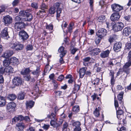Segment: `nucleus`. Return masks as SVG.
Instances as JSON below:
<instances>
[{
  "label": "nucleus",
  "mask_w": 131,
  "mask_h": 131,
  "mask_svg": "<svg viewBox=\"0 0 131 131\" xmlns=\"http://www.w3.org/2000/svg\"><path fill=\"white\" fill-rule=\"evenodd\" d=\"M1 9H0V14L1 12L4 11L5 9L7 8V6L5 5H2L1 6Z\"/></svg>",
  "instance_id": "nucleus-57"
},
{
  "label": "nucleus",
  "mask_w": 131,
  "mask_h": 131,
  "mask_svg": "<svg viewBox=\"0 0 131 131\" xmlns=\"http://www.w3.org/2000/svg\"><path fill=\"white\" fill-rule=\"evenodd\" d=\"M131 33V28L129 27L125 28L123 30L122 34L124 36H128Z\"/></svg>",
  "instance_id": "nucleus-13"
},
{
  "label": "nucleus",
  "mask_w": 131,
  "mask_h": 131,
  "mask_svg": "<svg viewBox=\"0 0 131 131\" xmlns=\"http://www.w3.org/2000/svg\"><path fill=\"white\" fill-rule=\"evenodd\" d=\"M124 112L120 108L116 110V114L117 118L121 122L122 121L123 124L125 123V117L124 116Z\"/></svg>",
  "instance_id": "nucleus-1"
},
{
  "label": "nucleus",
  "mask_w": 131,
  "mask_h": 131,
  "mask_svg": "<svg viewBox=\"0 0 131 131\" xmlns=\"http://www.w3.org/2000/svg\"><path fill=\"white\" fill-rule=\"evenodd\" d=\"M4 72L6 73H12L13 72V68L10 66H7L4 69Z\"/></svg>",
  "instance_id": "nucleus-25"
},
{
  "label": "nucleus",
  "mask_w": 131,
  "mask_h": 131,
  "mask_svg": "<svg viewBox=\"0 0 131 131\" xmlns=\"http://www.w3.org/2000/svg\"><path fill=\"white\" fill-rule=\"evenodd\" d=\"M13 54V51L8 50L4 53L2 56L4 58H7L12 56Z\"/></svg>",
  "instance_id": "nucleus-15"
},
{
  "label": "nucleus",
  "mask_w": 131,
  "mask_h": 131,
  "mask_svg": "<svg viewBox=\"0 0 131 131\" xmlns=\"http://www.w3.org/2000/svg\"><path fill=\"white\" fill-rule=\"evenodd\" d=\"M114 73L113 71L112 70L110 71V73H109V75L111 78H114Z\"/></svg>",
  "instance_id": "nucleus-61"
},
{
  "label": "nucleus",
  "mask_w": 131,
  "mask_h": 131,
  "mask_svg": "<svg viewBox=\"0 0 131 131\" xmlns=\"http://www.w3.org/2000/svg\"><path fill=\"white\" fill-rule=\"evenodd\" d=\"M78 50V49L76 48H74L71 50V53L73 54H74L75 52Z\"/></svg>",
  "instance_id": "nucleus-64"
},
{
  "label": "nucleus",
  "mask_w": 131,
  "mask_h": 131,
  "mask_svg": "<svg viewBox=\"0 0 131 131\" xmlns=\"http://www.w3.org/2000/svg\"><path fill=\"white\" fill-rule=\"evenodd\" d=\"M97 36V37L96 38L95 40V42L97 45L99 44L100 43L102 38L100 36Z\"/></svg>",
  "instance_id": "nucleus-41"
},
{
  "label": "nucleus",
  "mask_w": 131,
  "mask_h": 131,
  "mask_svg": "<svg viewBox=\"0 0 131 131\" xmlns=\"http://www.w3.org/2000/svg\"><path fill=\"white\" fill-rule=\"evenodd\" d=\"M3 20L5 25L8 26L12 23L13 21V18L9 15H8L4 17L3 18Z\"/></svg>",
  "instance_id": "nucleus-7"
},
{
  "label": "nucleus",
  "mask_w": 131,
  "mask_h": 131,
  "mask_svg": "<svg viewBox=\"0 0 131 131\" xmlns=\"http://www.w3.org/2000/svg\"><path fill=\"white\" fill-rule=\"evenodd\" d=\"M58 52L60 53V56H64L67 53V51L64 47L61 46L58 49Z\"/></svg>",
  "instance_id": "nucleus-19"
},
{
  "label": "nucleus",
  "mask_w": 131,
  "mask_h": 131,
  "mask_svg": "<svg viewBox=\"0 0 131 131\" xmlns=\"http://www.w3.org/2000/svg\"><path fill=\"white\" fill-rule=\"evenodd\" d=\"M120 17V15L118 13H114L111 16V19L112 21H115L118 20Z\"/></svg>",
  "instance_id": "nucleus-12"
},
{
  "label": "nucleus",
  "mask_w": 131,
  "mask_h": 131,
  "mask_svg": "<svg viewBox=\"0 0 131 131\" xmlns=\"http://www.w3.org/2000/svg\"><path fill=\"white\" fill-rule=\"evenodd\" d=\"M21 16H16L15 18V20L17 22H19L20 21H23V17H21Z\"/></svg>",
  "instance_id": "nucleus-47"
},
{
  "label": "nucleus",
  "mask_w": 131,
  "mask_h": 131,
  "mask_svg": "<svg viewBox=\"0 0 131 131\" xmlns=\"http://www.w3.org/2000/svg\"><path fill=\"white\" fill-rule=\"evenodd\" d=\"M10 63L9 59H7L4 60L3 61V64L4 66H9L8 65Z\"/></svg>",
  "instance_id": "nucleus-38"
},
{
  "label": "nucleus",
  "mask_w": 131,
  "mask_h": 131,
  "mask_svg": "<svg viewBox=\"0 0 131 131\" xmlns=\"http://www.w3.org/2000/svg\"><path fill=\"white\" fill-rule=\"evenodd\" d=\"M122 44L121 42H117L114 44L113 49L116 52L119 51L121 48Z\"/></svg>",
  "instance_id": "nucleus-14"
},
{
  "label": "nucleus",
  "mask_w": 131,
  "mask_h": 131,
  "mask_svg": "<svg viewBox=\"0 0 131 131\" xmlns=\"http://www.w3.org/2000/svg\"><path fill=\"white\" fill-rule=\"evenodd\" d=\"M101 110V107L100 106L95 108L93 112V114L96 117H98L100 115V111Z\"/></svg>",
  "instance_id": "nucleus-21"
},
{
  "label": "nucleus",
  "mask_w": 131,
  "mask_h": 131,
  "mask_svg": "<svg viewBox=\"0 0 131 131\" xmlns=\"http://www.w3.org/2000/svg\"><path fill=\"white\" fill-rule=\"evenodd\" d=\"M16 106L15 103L13 102L8 103L7 105L6 108L8 110H14Z\"/></svg>",
  "instance_id": "nucleus-20"
},
{
  "label": "nucleus",
  "mask_w": 131,
  "mask_h": 131,
  "mask_svg": "<svg viewBox=\"0 0 131 131\" xmlns=\"http://www.w3.org/2000/svg\"><path fill=\"white\" fill-rule=\"evenodd\" d=\"M67 26V24L64 21H63L61 25V27L63 31L64 30V28L66 27Z\"/></svg>",
  "instance_id": "nucleus-59"
},
{
  "label": "nucleus",
  "mask_w": 131,
  "mask_h": 131,
  "mask_svg": "<svg viewBox=\"0 0 131 131\" xmlns=\"http://www.w3.org/2000/svg\"><path fill=\"white\" fill-rule=\"evenodd\" d=\"M56 12V8L54 7H51L49 10V13L51 14H54Z\"/></svg>",
  "instance_id": "nucleus-40"
},
{
  "label": "nucleus",
  "mask_w": 131,
  "mask_h": 131,
  "mask_svg": "<svg viewBox=\"0 0 131 131\" xmlns=\"http://www.w3.org/2000/svg\"><path fill=\"white\" fill-rule=\"evenodd\" d=\"M68 126V123L66 122H65L63 125V130L66 131Z\"/></svg>",
  "instance_id": "nucleus-52"
},
{
  "label": "nucleus",
  "mask_w": 131,
  "mask_h": 131,
  "mask_svg": "<svg viewBox=\"0 0 131 131\" xmlns=\"http://www.w3.org/2000/svg\"><path fill=\"white\" fill-rule=\"evenodd\" d=\"M33 47L31 45H27L26 47V49L27 50H31L33 49Z\"/></svg>",
  "instance_id": "nucleus-49"
},
{
  "label": "nucleus",
  "mask_w": 131,
  "mask_h": 131,
  "mask_svg": "<svg viewBox=\"0 0 131 131\" xmlns=\"http://www.w3.org/2000/svg\"><path fill=\"white\" fill-rule=\"evenodd\" d=\"M74 23L73 22L69 24V27L68 28L69 32H71L72 30L74 28Z\"/></svg>",
  "instance_id": "nucleus-42"
},
{
  "label": "nucleus",
  "mask_w": 131,
  "mask_h": 131,
  "mask_svg": "<svg viewBox=\"0 0 131 131\" xmlns=\"http://www.w3.org/2000/svg\"><path fill=\"white\" fill-rule=\"evenodd\" d=\"M19 13L21 14V16H23V21H29L32 20V16L30 13L22 11L20 12Z\"/></svg>",
  "instance_id": "nucleus-2"
},
{
  "label": "nucleus",
  "mask_w": 131,
  "mask_h": 131,
  "mask_svg": "<svg viewBox=\"0 0 131 131\" xmlns=\"http://www.w3.org/2000/svg\"><path fill=\"white\" fill-rule=\"evenodd\" d=\"M69 38L68 37L65 38L64 40V42H65V44L67 45H68L69 44Z\"/></svg>",
  "instance_id": "nucleus-54"
},
{
  "label": "nucleus",
  "mask_w": 131,
  "mask_h": 131,
  "mask_svg": "<svg viewBox=\"0 0 131 131\" xmlns=\"http://www.w3.org/2000/svg\"><path fill=\"white\" fill-rule=\"evenodd\" d=\"M55 94L56 97L60 96L62 93L61 91H58L55 92Z\"/></svg>",
  "instance_id": "nucleus-53"
},
{
  "label": "nucleus",
  "mask_w": 131,
  "mask_h": 131,
  "mask_svg": "<svg viewBox=\"0 0 131 131\" xmlns=\"http://www.w3.org/2000/svg\"><path fill=\"white\" fill-rule=\"evenodd\" d=\"M123 92H122L120 93L118 96L117 98L119 101H121V100L123 98Z\"/></svg>",
  "instance_id": "nucleus-51"
},
{
  "label": "nucleus",
  "mask_w": 131,
  "mask_h": 131,
  "mask_svg": "<svg viewBox=\"0 0 131 131\" xmlns=\"http://www.w3.org/2000/svg\"><path fill=\"white\" fill-rule=\"evenodd\" d=\"M60 3L57 2L55 3L53 7H54L55 8H57V18H59L60 16V14L61 13V9L59 8L60 6Z\"/></svg>",
  "instance_id": "nucleus-9"
},
{
  "label": "nucleus",
  "mask_w": 131,
  "mask_h": 131,
  "mask_svg": "<svg viewBox=\"0 0 131 131\" xmlns=\"http://www.w3.org/2000/svg\"><path fill=\"white\" fill-rule=\"evenodd\" d=\"M23 48V45L22 44L17 43L15 50L16 51L21 50Z\"/></svg>",
  "instance_id": "nucleus-30"
},
{
  "label": "nucleus",
  "mask_w": 131,
  "mask_h": 131,
  "mask_svg": "<svg viewBox=\"0 0 131 131\" xmlns=\"http://www.w3.org/2000/svg\"><path fill=\"white\" fill-rule=\"evenodd\" d=\"M126 48L128 49H131V43H127L126 44Z\"/></svg>",
  "instance_id": "nucleus-58"
},
{
  "label": "nucleus",
  "mask_w": 131,
  "mask_h": 131,
  "mask_svg": "<svg viewBox=\"0 0 131 131\" xmlns=\"http://www.w3.org/2000/svg\"><path fill=\"white\" fill-rule=\"evenodd\" d=\"M50 126L49 125L44 124L43 125L42 127L44 129L46 130H47L49 128Z\"/></svg>",
  "instance_id": "nucleus-60"
},
{
  "label": "nucleus",
  "mask_w": 131,
  "mask_h": 131,
  "mask_svg": "<svg viewBox=\"0 0 131 131\" xmlns=\"http://www.w3.org/2000/svg\"><path fill=\"white\" fill-rule=\"evenodd\" d=\"M18 99L19 100H22L24 99V95L23 93H20L18 96Z\"/></svg>",
  "instance_id": "nucleus-45"
},
{
  "label": "nucleus",
  "mask_w": 131,
  "mask_h": 131,
  "mask_svg": "<svg viewBox=\"0 0 131 131\" xmlns=\"http://www.w3.org/2000/svg\"><path fill=\"white\" fill-rule=\"evenodd\" d=\"M8 99L11 101H13L16 97V96L14 94H10L8 96Z\"/></svg>",
  "instance_id": "nucleus-37"
},
{
  "label": "nucleus",
  "mask_w": 131,
  "mask_h": 131,
  "mask_svg": "<svg viewBox=\"0 0 131 131\" xmlns=\"http://www.w3.org/2000/svg\"><path fill=\"white\" fill-rule=\"evenodd\" d=\"M31 7L36 9H37L38 8V4L37 3L33 2L31 4Z\"/></svg>",
  "instance_id": "nucleus-50"
},
{
  "label": "nucleus",
  "mask_w": 131,
  "mask_h": 131,
  "mask_svg": "<svg viewBox=\"0 0 131 131\" xmlns=\"http://www.w3.org/2000/svg\"><path fill=\"white\" fill-rule=\"evenodd\" d=\"M107 31L106 30L103 28L100 29L97 33V36L103 37L106 35Z\"/></svg>",
  "instance_id": "nucleus-10"
},
{
  "label": "nucleus",
  "mask_w": 131,
  "mask_h": 131,
  "mask_svg": "<svg viewBox=\"0 0 131 131\" xmlns=\"http://www.w3.org/2000/svg\"><path fill=\"white\" fill-rule=\"evenodd\" d=\"M110 52V51L108 50L102 51L101 53L100 56L102 58L107 57L108 56Z\"/></svg>",
  "instance_id": "nucleus-17"
},
{
  "label": "nucleus",
  "mask_w": 131,
  "mask_h": 131,
  "mask_svg": "<svg viewBox=\"0 0 131 131\" xmlns=\"http://www.w3.org/2000/svg\"><path fill=\"white\" fill-rule=\"evenodd\" d=\"M57 118H55L54 119H51L50 124L51 126L54 127H55L58 126V124L56 123Z\"/></svg>",
  "instance_id": "nucleus-33"
},
{
  "label": "nucleus",
  "mask_w": 131,
  "mask_h": 131,
  "mask_svg": "<svg viewBox=\"0 0 131 131\" xmlns=\"http://www.w3.org/2000/svg\"><path fill=\"white\" fill-rule=\"evenodd\" d=\"M98 21L99 22L102 23L105 22L106 21L105 16H101L99 17L98 19Z\"/></svg>",
  "instance_id": "nucleus-39"
},
{
  "label": "nucleus",
  "mask_w": 131,
  "mask_h": 131,
  "mask_svg": "<svg viewBox=\"0 0 131 131\" xmlns=\"http://www.w3.org/2000/svg\"><path fill=\"white\" fill-rule=\"evenodd\" d=\"M64 78L63 75H61L58 77L57 80L59 81H62Z\"/></svg>",
  "instance_id": "nucleus-63"
},
{
  "label": "nucleus",
  "mask_w": 131,
  "mask_h": 131,
  "mask_svg": "<svg viewBox=\"0 0 131 131\" xmlns=\"http://www.w3.org/2000/svg\"><path fill=\"white\" fill-rule=\"evenodd\" d=\"M127 60L131 61V51H130L128 53V56L127 57Z\"/></svg>",
  "instance_id": "nucleus-62"
},
{
  "label": "nucleus",
  "mask_w": 131,
  "mask_h": 131,
  "mask_svg": "<svg viewBox=\"0 0 131 131\" xmlns=\"http://www.w3.org/2000/svg\"><path fill=\"white\" fill-rule=\"evenodd\" d=\"M111 7L113 11L118 13L123 9V7L116 4H114L111 5Z\"/></svg>",
  "instance_id": "nucleus-5"
},
{
  "label": "nucleus",
  "mask_w": 131,
  "mask_h": 131,
  "mask_svg": "<svg viewBox=\"0 0 131 131\" xmlns=\"http://www.w3.org/2000/svg\"><path fill=\"white\" fill-rule=\"evenodd\" d=\"M72 125L73 126L76 127H80L81 124L79 122L77 121L73 123Z\"/></svg>",
  "instance_id": "nucleus-46"
},
{
  "label": "nucleus",
  "mask_w": 131,
  "mask_h": 131,
  "mask_svg": "<svg viewBox=\"0 0 131 131\" xmlns=\"http://www.w3.org/2000/svg\"><path fill=\"white\" fill-rule=\"evenodd\" d=\"M2 36L3 37H5L8 36V29L7 27L5 28L2 30L1 32Z\"/></svg>",
  "instance_id": "nucleus-22"
},
{
  "label": "nucleus",
  "mask_w": 131,
  "mask_h": 131,
  "mask_svg": "<svg viewBox=\"0 0 131 131\" xmlns=\"http://www.w3.org/2000/svg\"><path fill=\"white\" fill-rule=\"evenodd\" d=\"M18 121H19V120L18 116L14 117L12 119V122L13 123H15L16 122H17Z\"/></svg>",
  "instance_id": "nucleus-56"
},
{
  "label": "nucleus",
  "mask_w": 131,
  "mask_h": 131,
  "mask_svg": "<svg viewBox=\"0 0 131 131\" xmlns=\"http://www.w3.org/2000/svg\"><path fill=\"white\" fill-rule=\"evenodd\" d=\"M72 111L74 114H75L80 111V108L79 105H75L73 106Z\"/></svg>",
  "instance_id": "nucleus-23"
},
{
  "label": "nucleus",
  "mask_w": 131,
  "mask_h": 131,
  "mask_svg": "<svg viewBox=\"0 0 131 131\" xmlns=\"http://www.w3.org/2000/svg\"><path fill=\"white\" fill-rule=\"evenodd\" d=\"M80 88V85L78 84H75L74 87L73 89V93H75L79 90Z\"/></svg>",
  "instance_id": "nucleus-35"
},
{
  "label": "nucleus",
  "mask_w": 131,
  "mask_h": 131,
  "mask_svg": "<svg viewBox=\"0 0 131 131\" xmlns=\"http://www.w3.org/2000/svg\"><path fill=\"white\" fill-rule=\"evenodd\" d=\"M53 28V26L51 24L47 25L46 26V29L49 30H52Z\"/></svg>",
  "instance_id": "nucleus-55"
},
{
  "label": "nucleus",
  "mask_w": 131,
  "mask_h": 131,
  "mask_svg": "<svg viewBox=\"0 0 131 131\" xmlns=\"http://www.w3.org/2000/svg\"><path fill=\"white\" fill-rule=\"evenodd\" d=\"M41 72L39 67H37L35 70L34 71L32 72V73L34 75L38 76Z\"/></svg>",
  "instance_id": "nucleus-24"
},
{
  "label": "nucleus",
  "mask_w": 131,
  "mask_h": 131,
  "mask_svg": "<svg viewBox=\"0 0 131 131\" xmlns=\"http://www.w3.org/2000/svg\"><path fill=\"white\" fill-rule=\"evenodd\" d=\"M128 62H127L124 65V68H127L129 67L131 65V60L130 61L127 60Z\"/></svg>",
  "instance_id": "nucleus-44"
},
{
  "label": "nucleus",
  "mask_w": 131,
  "mask_h": 131,
  "mask_svg": "<svg viewBox=\"0 0 131 131\" xmlns=\"http://www.w3.org/2000/svg\"><path fill=\"white\" fill-rule=\"evenodd\" d=\"M19 35V39L23 41L26 40L28 37V35L24 30L20 31Z\"/></svg>",
  "instance_id": "nucleus-6"
},
{
  "label": "nucleus",
  "mask_w": 131,
  "mask_h": 131,
  "mask_svg": "<svg viewBox=\"0 0 131 131\" xmlns=\"http://www.w3.org/2000/svg\"><path fill=\"white\" fill-rule=\"evenodd\" d=\"M6 102L5 98L3 97L0 96V106L3 107L5 106Z\"/></svg>",
  "instance_id": "nucleus-26"
},
{
  "label": "nucleus",
  "mask_w": 131,
  "mask_h": 131,
  "mask_svg": "<svg viewBox=\"0 0 131 131\" xmlns=\"http://www.w3.org/2000/svg\"><path fill=\"white\" fill-rule=\"evenodd\" d=\"M91 59V58L89 57H86L83 59V64L85 66L88 65L89 61Z\"/></svg>",
  "instance_id": "nucleus-28"
},
{
  "label": "nucleus",
  "mask_w": 131,
  "mask_h": 131,
  "mask_svg": "<svg viewBox=\"0 0 131 131\" xmlns=\"http://www.w3.org/2000/svg\"><path fill=\"white\" fill-rule=\"evenodd\" d=\"M90 53L91 55H96L98 54L101 51L100 49L99 48H95L91 49L90 50Z\"/></svg>",
  "instance_id": "nucleus-11"
},
{
  "label": "nucleus",
  "mask_w": 131,
  "mask_h": 131,
  "mask_svg": "<svg viewBox=\"0 0 131 131\" xmlns=\"http://www.w3.org/2000/svg\"><path fill=\"white\" fill-rule=\"evenodd\" d=\"M89 3L90 7V8L92 11L93 10V3H94V0H89Z\"/></svg>",
  "instance_id": "nucleus-48"
},
{
  "label": "nucleus",
  "mask_w": 131,
  "mask_h": 131,
  "mask_svg": "<svg viewBox=\"0 0 131 131\" xmlns=\"http://www.w3.org/2000/svg\"><path fill=\"white\" fill-rule=\"evenodd\" d=\"M16 126L20 130L23 129L24 128V124L22 123H20L17 124Z\"/></svg>",
  "instance_id": "nucleus-36"
},
{
  "label": "nucleus",
  "mask_w": 131,
  "mask_h": 131,
  "mask_svg": "<svg viewBox=\"0 0 131 131\" xmlns=\"http://www.w3.org/2000/svg\"><path fill=\"white\" fill-rule=\"evenodd\" d=\"M34 104V102L32 101H27L26 103V107L27 109L31 108L33 106Z\"/></svg>",
  "instance_id": "nucleus-18"
},
{
  "label": "nucleus",
  "mask_w": 131,
  "mask_h": 131,
  "mask_svg": "<svg viewBox=\"0 0 131 131\" xmlns=\"http://www.w3.org/2000/svg\"><path fill=\"white\" fill-rule=\"evenodd\" d=\"M10 63H13L15 64L18 63L19 61L18 59L15 57H13L10 59Z\"/></svg>",
  "instance_id": "nucleus-29"
},
{
  "label": "nucleus",
  "mask_w": 131,
  "mask_h": 131,
  "mask_svg": "<svg viewBox=\"0 0 131 131\" xmlns=\"http://www.w3.org/2000/svg\"><path fill=\"white\" fill-rule=\"evenodd\" d=\"M40 8L42 10H40L39 11V12L40 13L45 12V9L47 8V6L45 3L42 2L41 6Z\"/></svg>",
  "instance_id": "nucleus-31"
},
{
  "label": "nucleus",
  "mask_w": 131,
  "mask_h": 131,
  "mask_svg": "<svg viewBox=\"0 0 131 131\" xmlns=\"http://www.w3.org/2000/svg\"><path fill=\"white\" fill-rule=\"evenodd\" d=\"M124 27L123 23L122 22H118L113 26V29L116 31L121 30Z\"/></svg>",
  "instance_id": "nucleus-4"
},
{
  "label": "nucleus",
  "mask_w": 131,
  "mask_h": 131,
  "mask_svg": "<svg viewBox=\"0 0 131 131\" xmlns=\"http://www.w3.org/2000/svg\"><path fill=\"white\" fill-rule=\"evenodd\" d=\"M100 79L99 78H96L92 81V84L95 86L98 85L99 83Z\"/></svg>",
  "instance_id": "nucleus-34"
},
{
  "label": "nucleus",
  "mask_w": 131,
  "mask_h": 131,
  "mask_svg": "<svg viewBox=\"0 0 131 131\" xmlns=\"http://www.w3.org/2000/svg\"><path fill=\"white\" fill-rule=\"evenodd\" d=\"M30 71L29 68H27L25 69L22 70L21 71V73L22 75H26L29 73Z\"/></svg>",
  "instance_id": "nucleus-27"
},
{
  "label": "nucleus",
  "mask_w": 131,
  "mask_h": 131,
  "mask_svg": "<svg viewBox=\"0 0 131 131\" xmlns=\"http://www.w3.org/2000/svg\"><path fill=\"white\" fill-rule=\"evenodd\" d=\"M47 117L51 119H54L55 118H57L55 117V114L53 113H51L50 115H48L47 116Z\"/></svg>",
  "instance_id": "nucleus-43"
},
{
  "label": "nucleus",
  "mask_w": 131,
  "mask_h": 131,
  "mask_svg": "<svg viewBox=\"0 0 131 131\" xmlns=\"http://www.w3.org/2000/svg\"><path fill=\"white\" fill-rule=\"evenodd\" d=\"M24 21H21L16 22L15 24V27L17 30H20L23 29L25 28L26 25L24 22Z\"/></svg>",
  "instance_id": "nucleus-3"
},
{
  "label": "nucleus",
  "mask_w": 131,
  "mask_h": 131,
  "mask_svg": "<svg viewBox=\"0 0 131 131\" xmlns=\"http://www.w3.org/2000/svg\"><path fill=\"white\" fill-rule=\"evenodd\" d=\"M17 45V43L15 42H11L9 44V46L10 48L13 49H15L16 46Z\"/></svg>",
  "instance_id": "nucleus-32"
},
{
  "label": "nucleus",
  "mask_w": 131,
  "mask_h": 131,
  "mask_svg": "<svg viewBox=\"0 0 131 131\" xmlns=\"http://www.w3.org/2000/svg\"><path fill=\"white\" fill-rule=\"evenodd\" d=\"M86 69L87 68L86 67L82 68L80 69L79 73L80 78H83L85 73Z\"/></svg>",
  "instance_id": "nucleus-16"
},
{
  "label": "nucleus",
  "mask_w": 131,
  "mask_h": 131,
  "mask_svg": "<svg viewBox=\"0 0 131 131\" xmlns=\"http://www.w3.org/2000/svg\"><path fill=\"white\" fill-rule=\"evenodd\" d=\"M13 82V84L16 86H18L20 85L22 83V81L21 78L18 77H15L14 78Z\"/></svg>",
  "instance_id": "nucleus-8"
}]
</instances>
